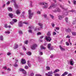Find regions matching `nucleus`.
Instances as JSON below:
<instances>
[{"instance_id":"nucleus-1","label":"nucleus","mask_w":76,"mask_h":76,"mask_svg":"<svg viewBox=\"0 0 76 76\" xmlns=\"http://www.w3.org/2000/svg\"><path fill=\"white\" fill-rule=\"evenodd\" d=\"M39 4L40 5H42V7L43 9H47L48 5V3L45 2H40L39 3Z\"/></svg>"},{"instance_id":"nucleus-2","label":"nucleus","mask_w":76,"mask_h":76,"mask_svg":"<svg viewBox=\"0 0 76 76\" xmlns=\"http://www.w3.org/2000/svg\"><path fill=\"white\" fill-rule=\"evenodd\" d=\"M28 14L29 16L28 17L29 18V19H32V16H33V15H34V13H31V11L29 10L28 11Z\"/></svg>"},{"instance_id":"nucleus-3","label":"nucleus","mask_w":76,"mask_h":76,"mask_svg":"<svg viewBox=\"0 0 76 76\" xmlns=\"http://www.w3.org/2000/svg\"><path fill=\"white\" fill-rule=\"evenodd\" d=\"M45 38L47 41H48L49 42H50L52 39L50 37H45Z\"/></svg>"},{"instance_id":"nucleus-4","label":"nucleus","mask_w":76,"mask_h":76,"mask_svg":"<svg viewBox=\"0 0 76 76\" xmlns=\"http://www.w3.org/2000/svg\"><path fill=\"white\" fill-rule=\"evenodd\" d=\"M53 71H51L48 72V73H46L45 75L47 76H53L52 75H53Z\"/></svg>"},{"instance_id":"nucleus-5","label":"nucleus","mask_w":76,"mask_h":76,"mask_svg":"<svg viewBox=\"0 0 76 76\" xmlns=\"http://www.w3.org/2000/svg\"><path fill=\"white\" fill-rule=\"evenodd\" d=\"M37 47V45L34 44L31 46V48L32 50H35Z\"/></svg>"},{"instance_id":"nucleus-6","label":"nucleus","mask_w":76,"mask_h":76,"mask_svg":"<svg viewBox=\"0 0 76 76\" xmlns=\"http://www.w3.org/2000/svg\"><path fill=\"white\" fill-rule=\"evenodd\" d=\"M15 0H12V2H14V6H15V7L16 9H18L19 8V7H18V5H17V4H16V1H15Z\"/></svg>"},{"instance_id":"nucleus-7","label":"nucleus","mask_w":76,"mask_h":76,"mask_svg":"<svg viewBox=\"0 0 76 76\" xmlns=\"http://www.w3.org/2000/svg\"><path fill=\"white\" fill-rule=\"evenodd\" d=\"M38 25L40 26L39 28H38V30H39V31H40L41 29L42 28V25H43L42 24L39 23H38Z\"/></svg>"},{"instance_id":"nucleus-8","label":"nucleus","mask_w":76,"mask_h":76,"mask_svg":"<svg viewBox=\"0 0 76 76\" xmlns=\"http://www.w3.org/2000/svg\"><path fill=\"white\" fill-rule=\"evenodd\" d=\"M4 27L6 28H11V26H7V24L5 23L4 25Z\"/></svg>"},{"instance_id":"nucleus-9","label":"nucleus","mask_w":76,"mask_h":76,"mask_svg":"<svg viewBox=\"0 0 76 76\" xmlns=\"http://www.w3.org/2000/svg\"><path fill=\"white\" fill-rule=\"evenodd\" d=\"M18 26L20 27H22L23 26V23H22V22L20 21L18 23Z\"/></svg>"},{"instance_id":"nucleus-10","label":"nucleus","mask_w":76,"mask_h":76,"mask_svg":"<svg viewBox=\"0 0 76 76\" xmlns=\"http://www.w3.org/2000/svg\"><path fill=\"white\" fill-rule=\"evenodd\" d=\"M16 13L17 15H20V13H21V12L20 10H18L16 11Z\"/></svg>"},{"instance_id":"nucleus-11","label":"nucleus","mask_w":76,"mask_h":76,"mask_svg":"<svg viewBox=\"0 0 76 76\" xmlns=\"http://www.w3.org/2000/svg\"><path fill=\"white\" fill-rule=\"evenodd\" d=\"M21 62L22 64H25L26 63V60L23 59H22Z\"/></svg>"},{"instance_id":"nucleus-12","label":"nucleus","mask_w":76,"mask_h":76,"mask_svg":"<svg viewBox=\"0 0 76 76\" xmlns=\"http://www.w3.org/2000/svg\"><path fill=\"white\" fill-rule=\"evenodd\" d=\"M70 62L71 65H73V64H74V61L72 59L70 60Z\"/></svg>"},{"instance_id":"nucleus-13","label":"nucleus","mask_w":76,"mask_h":76,"mask_svg":"<svg viewBox=\"0 0 76 76\" xmlns=\"http://www.w3.org/2000/svg\"><path fill=\"white\" fill-rule=\"evenodd\" d=\"M61 10H60L59 8H57L56 9V10L53 11V12H61Z\"/></svg>"},{"instance_id":"nucleus-14","label":"nucleus","mask_w":76,"mask_h":76,"mask_svg":"<svg viewBox=\"0 0 76 76\" xmlns=\"http://www.w3.org/2000/svg\"><path fill=\"white\" fill-rule=\"evenodd\" d=\"M66 32H71V29L70 28L66 29L65 30Z\"/></svg>"},{"instance_id":"nucleus-15","label":"nucleus","mask_w":76,"mask_h":76,"mask_svg":"<svg viewBox=\"0 0 76 76\" xmlns=\"http://www.w3.org/2000/svg\"><path fill=\"white\" fill-rule=\"evenodd\" d=\"M59 48H60V50H61V51H65V49H64V48H62V47H61V45H59Z\"/></svg>"},{"instance_id":"nucleus-16","label":"nucleus","mask_w":76,"mask_h":76,"mask_svg":"<svg viewBox=\"0 0 76 76\" xmlns=\"http://www.w3.org/2000/svg\"><path fill=\"white\" fill-rule=\"evenodd\" d=\"M55 7V5L54 4H52L51 6L48 8L49 9H52L53 7Z\"/></svg>"},{"instance_id":"nucleus-17","label":"nucleus","mask_w":76,"mask_h":76,"mask_svg":"<svg viewBox=\"0 0 76 76\" xmlns=\"http://www.w3.org/2000/svg\"><path fill=\"white\" fill-rule=\"evenodd\" d=\"M60 71V70L58 69H56V70H55L53 71V73H57V72H58Z\"/></svg>"},{"instance_id":"nucleus-18","label":"nucleus","mask_w":76,"mask_h":76,"mask_svg":"<svg viewBox=\"0 0 76 76\" xmlns=\"http://www.w3.org/2000/svg\"><path fill=\"white\" fill-rule=\"evenodd\" d=\"M8 15H9V17H10V18H13V14L10 13Z\"/></svg>"},{"instance_id":"nucleus-19","label":"nucleus","mask_w":76,"mask_h":76,"mask_svg":"<svg viewBox=\"0 0 76 76\" xmlns=\"http://www.w3.org/2000/svg\"><path fill=\"white\" fill-rule=\"evenodd\" d=\"M51 44H49L48 45V47L49 50L52 49L51 47Z\"/></svg>"},{"instance_id":"nucleus-20","label":"nucleus","mask_w":76,"mask_h":76,"mask_svg":"<svg viewBox=\"0 0 76 76\" xmlns=\"http://www.w3.org/2000/svg\"><path fill=\"white\" fill-rule=\"evenodd\" d=\"M18 48V45L16 44L14 47V49H17Z\"/></svg>"},{"instance_id":"nucleus-21","label":"nucleus","mask_w":76,"mask_h":76,"mask_svg":"<svg viewBox=\"0 0 76 76\" xmlns=\"http://www.w3.org/2000/svg\"><path fill=\"white\" fill-rule=\"evenodd\" d=\"M8 10L10 12H12L13 10V9L11 7H8Z\"/></svg>"},{"instance_id":"nucleus-22","label":"nucleus","mask_w":76,"mask_h":76,"mask_svg":"<svg viewBox=\"0 0 76 76\" xmlns=\"http://www.w3.org/2000/svg\"><path fill=\"white\" fill-rule=\"evenodd\" d=\"M40 47L42 50H45V49H46L45 47H44V46L43 45H41L40 46Z\"/></svg>"},{"instance_id":"nucleus-23","label":"nucleus","mask_w":76,"mask_h":76,"mask_svg":"<svg viewBox=\"0 0 76 76\" xmlns=\"http://www.w3.org/2000/svg\"><path fill=\"white\" fill-rule=\"evenodd\" d=\"M12 21H13V22L15 23L17 22L18 20L16 19H13L12 20Z\"/></svg>"},{"instance_id":"nucleus-24","label":"nucleus","mask_w":76,"mask_h":76,"mask_svg":"<svg viewBox=\"0 0 76 76\" xmlns=\"http://www.w3.org/2000/svg\"><path fill=\"white\" fill-rule=\"evenodd\" d=\"M28 55V56H31V53L30 52H28L26 53Z\"/></svg>"},{"instance_id":"nucleus-25","label":"nucleus","mask_w":76,"mask_h":76,"mask_svg":"<svg viewBox=\"0 0 76 76\" xmlns=\"http://www.w3.org/2000/svg\"><path fill=\"white\" fill-rule=\"evenodd\" d=\"M63 16H62L61 15L59 16L58 17L59 19H60V20H61V19H62V18H63Z\"/></svg>"},{"instance_id":"nucleus-26","label":"nucleus","mask_w":76,"mask_h":76,"mask_svg":"<svg viewBox=\"0 0 76 76\" xmlns=\"http://www.w3.org/2000/svg\"><path fill=\"white\" fill-rule=\"evenodd\" d=\"M46 69L48 70H50V67L47 66L46 67Z\"/></svg>"},{"instance_id":"nucleus-27","label":"nucleus","mask_w":76,"mask_h":76,"mask_svg":"<svg viewBox=\"0 0 76 76\" xmlns=\"http://www.w3.org/2000/svg\"><path fill=\"white\" fill-rule=\"evenodd\" d=\"M50 16V17L52 19H54V16L53 15H51V14L49 15Z\"/></svg>"},{"instance_id":"nucleus-28","label":"nucleus","mask_w":76,"mask_h":76,"mask_svg":"<svg viewBox=\"0 0 76 76\" xmlns=\"http://www.w3.org/2000/svg\"><path fill=\"white\" fill-rule=\"evenodd\" d=\"M28 31L29 33H31V34H32V30L29 29Z\"/></svg>"},{"instance_id":"nucleus-29","label":"nucleus","mask_w":76,"mask_h":76,"mask_svg":"<svg viewBox=\"0 0 76 76\" xmlns=\"http://www.w3.org/2000/svg\"><path fill=\"white\" fill-rule=\"evenodd\" d=\"M60 7H61L63 9H64V10H67L66 9H65V8H64L63 6H62V5H60Z\"/></svg>"},{"instance_id":"nucleus-30","label":"nucleus","mask_w":76,"mask_h":76,"mask_svg":"<svg viewBox=\"0 0 76 76\" xmlns=\"http://www.w3.org/2000/svg\"><path fill=\"white\" fill-rule=\"evenodd\" d=\"M0 39H1V41H3V36H0Z\"/></svg>"},{"instance_id":"nucleus-31","label":"nucleus","mask_w":76,"mask_h":76,"mask_svg":"<svg viewBox=\"0 0 76 76\" xmlns=\"http://www.w3.org/2000/svg\"><path fill=\"white\" fill-rule=\"evenodd\" d=\"M65 20L66 23H68V18L67 17L65 18Z\"/></svg>"},{"instance_id":"nucleus-32","label":"nucleus","mask_w":76,"mask_h":76,"mask_svg":"<svg viewBox=\"0 0 76 76\" xmlns=\"http://www.w3.org/2000/svg\"><path fill=\"white\" fill-rule=\"evenodd\" d=\"M34 75V73L33 72L31 73L29 76H33Z\"/></svg>"},{"instance_id":"nucleus-33","label":"nucleus","mask_w":76,"mask_h":76,"mask_svg":"<svg viewBox=\"0 0 76 76\" xmlns=\"http://www.w3.org/2000/svg\"><path fill=\"white\" fill-rule=\"evenodd\" d=\"M72 34L73 36H75L76 35V33L75 32H72Z\"/></svg>"},{"instance_id":"nucleus-34","label":"nucleus","mask_w":76,"mask_h":76,"mask_svg":"<svg viewBox=\"0 0 76 76\" xmlns=\"http://www.w3.org/2000/svg\"><path fill=\"white\" fill-rule=\"evenodd\" d=\"M19 33L20 35H22L23 33H22V31H19Z\"/></svg>"},{"instance_id":"nucleus-35","label":"nucleus","mask_w":76,"mask_h":76,"mask_svg":"<svg viewBox=\"0 0 76 76\" xmlns=\"http://www.w3.org/2000/svg\"><path fill=\"white\" fill-rule=\"evenodd\" d=\"M29 29H34V27L32 26H29Z\"/></svg>"},{"instance_id":"nucleus-36","label":"nucleus","mask_w":76,"mask_h":76,"mask_svg":"<svg viewBox=\"0 0 76 76\" xmlns=\"http://www.w3.org/2000/svg\"><path fill=\"white\" fill-rule=\"evenodd\" d=\"M48 36H50L51 35V34L50 32H48L47 34Z\"/></svg>"},{"instance_id":"nucleus-37","label":"nucleus","mask_w":76,"mask_h":76,"mask_svg":"<svg viewBox=\"0 0 76 76\" xmlns=\"http://www.w3.org/2000/svg\"><path fill=\"white\" fill-rule=\"evenodd\" d=\"M55 76H60V75L56 73L54 75Z\"/></svg>"},{"instance_id":"nucleus-38","label":"nucleus","mask_w":76,"mask_h":76,"mask_svg":"<svg viewBox=\"0 0 76 76\" xmlns=\"http://www.w3.org/2000/svg\"><path fill=\"white\" fill-rule=\"evenodd\" d=\"M76 23V20H75V21H74L72 23V24H73V25H75V23ZM75 28H76V26H75Z\"/></svg>"},{"instance_id":"nucleus-39","label":"nucleus","mask_w":76,"mask_h":76,"mask_svg":"<svg viewBox=\"0 0 76 76\" xmlns=\"http://www.w3.org/2000/svg\"><path fill=\"white\" fill-rule=\"evenodd\" d=\"M10 24L11 25H13V24H14V23H14V22H13V21H12L10 22Z\"/></svg>"},{"instance_id":"nucleus-40","label":"nucleus","mask_w":76,"mask_h":76,"mask_svg":"<svg viewBox=\"0 0 76 76\" xmlns=\"http://www.w3.org/2000/svg\"><path fill=\"white\" fill-rule=\"evenodd\" d=\"M23 72L24 74H25V75H26V71L24 70Z\"/></svg>"},{"instance_id":"nucleus-41","label":"nucleus","mask_w":76,"mask_h":76,"mask_svg":"<svg viewBox=\"0 0 76 76\" xmlns=\"http://www.w3.org/2000/svg\"><path fill=\"white\" fill-rule=\"evenodd\" d=\"M19 70L21 72H23V70H24V69H19Z\"/></svg>"},{"instance_id":"nucleus-42","label":"nucleus","mask_w":76,"mask_h":76,"mask_svg":"<svg viewBox=\"0 0 76 76\" xmlns=\"http://www.w3.org/2000/svg\"><path fill=\"white\" fill-rule=\"evenodd\" d=\"M24 14H25V12L23 11V12L22 14H21L22 16H24Z\"/></svg>"},{"instance_id":"nucleus-43","label":"nucleus","mask_w":76,"mask_h":76,"mask_svg":"<svg viewBox=\"0 0 76 76\" xmlns=\"http://www.w3.org/2000/svg\"><path fill=\"white\" fill-rule=\"evenodd\" d=\"M28 40H26L25 41V44H28Z\"/></svg>"},{"instance_id":"nucleus-44","label":"nucleus","mask_w":76,"mask_h":76,"mask_svg":"<svg viewBox=\"0 0 76 76\" xmlns=\"http://www.w3.org/2000/svg\"><path fill=\"white\" fill-rule=\"evenodd\" d=\"M51 25L52 27H53V28L54 27V26H55V25H54V23H52Z\"/></svg>"},{"instance_id":"nucleus-45","label":"nucleus","mask_w":76,"mask_h":76,"mask_svg":"<svg viewBox=\"0 0 76 76\" xmlns=\"http://www.w3.org/2000/svg\"><path fill=\"white\" fill-rule=\"evenodd\" d=\"M32 1H30V6L31 7H32Z\"/></svg>"},{"instance_id":"nucleus-46","label":"nucleus","mask_w":76,"mask_h":76,"mask_svg":"<svg viewBox=\"0 0 76 76\" xmlns=\"http://www.w3.org/2000/svg\"><path fill=\"white\" fill-rule=\"evenodd\" d=\"M24 68L26 69H28V68H29V67H28V66H26Z\"/></svg>"},{"instance_id":"nucleus-47","label":"nucleus","mask_w":76,"mask_h":76,"mask_svg":"<svg viewBox=\"0 0 76 76\" xmlns=\"http://www.w3.org/2000/svg\"><path fill=\"white\" fill-rule=\"evenodd\" d=\"M37 60L38 61H41V58H40V57H38Z\"/></svg>"},{"instance_id":"nucleus-48","label":"nucleus","mask_w":76,"mask_h":76,"mask_svg":"<svg viewBox=\"0 0 76 76\" xmlns=\"http://www.w3.org/2000/svg\"><path fill=\"white\" fill-rule=\"evenodd\" d=\"M43 16L45 18H46L47 17V15L46 14H43Z\"/></svg>"},{"instance_id":"nucleus-49","label":"nucleus","mask_w":76,"mask_h":76,"mask_svg":"<svg viewBox=\"0 0 76 76\" xmlns=\"http://www.w3.org/2000/svg\"><path fill=\"white\" fill-rule=\"evenodd\" d=\"M23 23L26 24V25H27L28 24V22H23Z\"/></svg>"},{"instance_id":"nucleus-50","label":"nucleus","mask_w":76,"mask_h":76,"mask_svg":"<svg viewBox=\"0 0 76 76\" xmlns=\"http://www.w3.org/2000/svg\"><path fill=\"white\" fill-rule=\"evenodd\" d=\"M23 50H24V51H26V48H25V47L23 46Z\"/></svg>"},{"instance_id":"nucleus-51","label":"nucleus","mask_w":76,"mask_h":76,"mask_svg":"<svg viewBox=\"0 0 76 76\" xmlns=\"http://www.w3.org/2000/svg\"><path fill=\"white\" fill-rule=\"evenodd\" d=\"M14 66H15V67H17L18 66V64H14Z\"/></svg>"},{"instance_id":"nucleus-52","label":"nucleus","mask_w":76,"mask_h":76,"mask_svg":"<svg viewBox=\"0 0 76 76\" xmlns=\"http://www.w3.org/2000/svg\"><path fill=\"white\" fill-rule=\"evenodd\" d=\"M28 66L29 67H31V65L30 63L28 64Z\"/></svg>"},{"instance_id":"nucleus-53","label":"nucleus","mask_w":76,"mask_h":76,"mask_svg":"<svg viewBox=\"0 0 76 76\" xmlns=\"http://www.w3.org/2000/svg\"><path fill=\"white\" fill-rule=\"evenodd\" d=\"M66 38H70V37L69 36V35H68L66 37Z\"/></svg>"},{"instance_id":"nucleus-54","label":"nucleus","mask_w":76,"mask_h":76,"mask_svg":"<svg viewBox=\"0 0 76 76\" xmlns=\"http://www.w3.org/2000/svg\"><path fill=\"white\" fill-rule=\"evenodd\" d=\"M6 34H10V31H5Z\"/></svg>"},{"instance_id":"nucleus-55","label":"nucleus","mask_w":76,"mask_h":76,"mask_svg":"<svg viewBox=\"0 0 76 76\" xmlns=\"http://www.w3.org/2000/svg\"><path fill=\"white\" fill-rule=\"evenodd\" d=\"M66 45H67V46H69V45H70L69 44V43H68V42H66Z\"/></svg>"},{"instance_id":"nucleus-56","label":"nucleus","mask_w":76,"mask_h":76,"mask_svg":"<svg viewBox=\"0 0 76 76\" xmlns=\"http://www.w3.org/2000/svg\"><path fill=\"white\" fill-rule=\"evenodd\" d=\"M3 69H5V70H6L7 69V67L6 66H5L3 67Z\"/></svg>"},{"instance_id":"nucleus-57","label":"nucleus","mask_w":76,"mask_h":76,"mask_svg":"<svg viewBox=\"0 0 76 76\" xmlns=\"http://www.w3.org/2000/svg\"><path fill=\"white\" fill-rule=\"evenodd\" d=\"M7 54L8 56H10V54H11V53H7Z\"/></svg>"},{"instance_id":"nucleus-58","label":"nucleus","mask_w":76,"mask_h":76,"mask_svg":"<svg viewBox=\"0 0 76 76\" xmlns=\"http://www.w3.org/2000/svg\"><path fill=\"white\" fill-rule=\"evenodd\" d=\"M53 34L54 35H56V33L55 32H53Z\"/></svg>"},{"instance_id":"nucleus-59","label":"nucleus","mask_w":76,"mask_h":76,"mask_svg":"<svg viewBox=\"0 0 76 76\" xmlns=\"http://www.w3.org/2000/svg\"><path fill=\"white\" fill-rule=\"evenodd\" d=\"M56 29L57 30H59L60 29V28L58 27H56Z\"/></svg>"},{"instance_id":"nucleus-60","label":"nucleus","mask_w":76,"mask_h":76,"mask_svg":"<svg viewBox=\"0 0 76 76\" xmlns=\"http://www.w3.org/2000/svg\"><path fill=\"white\" fill-rule=\"evenodd\" d=\"M7 71H11V69L9 68L7 69Z\"/></svg>"},{"instance_id":"nucleus-61","label":"nucleus","mask_w":76,"mask_h":76,"mask_svg":"<svg viewBox=\"0 0 76 76\" xmlns=\"http://www.w3.org/2000/svg\"><path fill=\"white\" fill-rule=\"evenodd\" d=\"M37 14H40L41 12H40L39 11H38L37 12Z\"/></svg>"},{"instance_id":"nucleus-62","label":"nucleus","mask_w":76,"mask_h":76,"mask_svg":"<svg viewBox=\"0 0 76 76\" xmlns=\"http://www.w3.org/2000/svg\"><path fill=\"white\" fill-rule=\"evenodd\" d=\"M75 10H71V11H70V12H75Z\"/></svg>"},{"instance_id":"nucleus-63","label":"nucleus","mask_w":76,"mask_h":76,"mask_svg":"<svg viewBox=\"0 0 76 76\" xmlns=\"http://www.w3.org/2000/svg\"><path fill=\"white\" fill-rule=\"evenodd\" d=\"M73 3L74 4H76V1H74L73 2Z\"/></svg>"},{"instance_id":"nucleus-64","label":"nucleus","mask_w":76,"mask_h":76,"mask_svg":"<svg viewBox=\"0 0 76 76\" xmlns=\"http://www.w3.org/2000/svg\"><path fill=\"white\" fill-rule=\"evenodd\" d=\"M72 74H69L68 75V76H72Z\"/></svg>"}]
</instances>
